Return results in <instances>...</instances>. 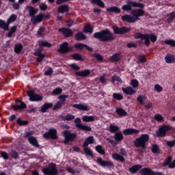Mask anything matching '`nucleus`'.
Wrapping results in <instances>:
<instances>
[{
    "label": "nucleus",
    "mask_w": 175,
    "mask_h": 175,
    "mask_svg": "<svg viewBox=\"0 0 175 175\" xmlns=\"http://www.w3.org/2000/svg\"><path fill=\"white\" fill-rule=\"evenodd\" d=\"M158 40V36L154 33H146V37L145 41L143 42L142 41H139V44L144 43V44L148 47L150 44L152 43H154Z\"/></svg>",
    "instance_id": "nucleus-5"
},
{
    "label": "nucleus",
    "mask_w": 175,
    "mask_h": 175,
    "mask_svg": "<svg viewBox=\"0 0 175 175\" xmlns=\"http://www.w3.org/2000/svg\"><path fill=\"white\" fill-rule=\"evenodd\" d=\"M23 51V44H18L15 45L14 47V52L16 53V54H20L21 51Z\"/></svg>",
    "instance_id": "nucleus-48"
},
{
    "label": "nucleus",
    "mask_w": 175,
    "mask_h": 175,
    "mask_svg": "<svg viewBox=\"0 0 175 175\" xmlns=\"http://www.w3.org/2000/svg\"><path fill=\"white\" fill-rule=\"evenodd\" d=\"M164 43L165 44H167L168 46H171V47H175V40H165L164 41Z\"/></svg>",
    "instance_id": "nucleus-53"
},
{
    "label": "nucleus",
    "mask_w": 175,
    "mask_h": 175,
    "mask_svg": "<svg viewBox=\"0 0 175 175\" xmlns=\"http://www.w3.org/2000/svg\"><path fill=\"white\" fill-rule=\"evenodd\" d=\"M92 56H93L94 58H96L97 61H99L100 62H102V61H103V57L99 53H93Z\"/></svg>",
    "instance_id": "nucleus-56"
},
{
    "label": "nucleus",
    "mask_w": 175,
    "mask_h": 175,
    "mask_svg": "<svg viewBox=\"0 0 175 175\" xmlns=\"http://www.w3.org/2000/svg\"><path fill=\"white\" fill-rule=\"evenodd\" d=\"M59 32H61L64 38H70L73 36V31L68 27H62L58 29Z\"/></svg>",
    "instance_id": "nucleus-18"
},
{
    "label": "nucleus",
    "mask_w": 175,
    "mask_h": 175,
    "mask_svg": "<svg viewBox=\"0 0 175 175\" xmlns=\"http://www.w3.org/2000/svg\"><path fill=\"white\" fill-rule=\"evenodd\" d=\"M146 33L143 34L142 33L137 32L134 34L135 39H141L142 40H144L146 42Z\"/></svg>",
    "instance_id": "nucleus-41"
},
{
    "label": "nucleus",
    "mask_w": 175,
    "mask_h": 175,
    "mask_svg": "<svg viewBox=\"0 0 175 175\" xmlns=\"http://www.w3.org/2000/svg\"><path fill=\"white\" fill-rule=\"evenodd\" d=\"M165 61L166 64H174L175 62V55L172 54H167L165 57Z\"/></svg>",
    "instance_id": "nucleus-29"
},
{
    "label": "nucleus",
    "mask_w": 175,
    "mask_h": 175,
    "mask_svg": "<svg viewBox=\"0 0 175 175\" xmlns=\"http://www.w3.org/2000/svg\"><path fill=\"white\" fill-rule=\"evenodd\" d=\"M75 49H77V50H83V49H86L88 51H90V53H92L94 51V49L91 48L88 45L83 43H77L74 45Z\"/></svg>",
    "instance_id": "nucleus-19"
},
{
    "label": "nucleus",
    "mask_w": 175,
    "mask_h": 175,
    "mask_svg": "<svg viewBox=\"0 0 175 175\" xmlns=\"http://www.w3.org/2000/svg\"><path fill=\"white\" fill-rule=\"evenodd\" d=\"M75 38L77 42H80V40H85V39H87V36L83 33V32L79 31L75 35Z\"/></svg>",
    "instance_id": "nucleus-31"
},
{
    "label": "nucleus",
    "mask_w": 175,
    "mask_h": 175,
    "mask_svg": "<svg viewBox=\"0 0 175 175\" xmlns=\"http://www.w3.org/2000/svg\"><path fill=\"white\" fill-rule=\"evenodd\" d=\"M50 18V14H40L38 15H36L33 20L35 22V24H38V23H42V21H43V20H49Z\"/></svg>",
    "instance_id": "nucleus-16"
},
{
    "label": "nucleus",
    "mask_w": 175,
    "mask_h": 175,
    "mask_svg": "<svg viewBox=\"0 0 175 175\" xmlns=\"http://www.w3.org/2000/svg\"><path fill=\"white\" fill-rule=\"evenodd\" d=\"M140 174L142 175H165L163 174V173L161 172H154L148 168V167H145V168H142L139 171Z\"/></svg>",
    "instance_id": "nucleus-15"
},
{
    "label": "nucleus",
    "mask_w": 175,
    "mask_h": 175,
    "mask_svg": "<svg viewBox=\"0 0 175 175\" xmlns=\"http://www.w3.org/2000/svg\"><path fill=\"white\" fill-rule=\"evenodd\" d=\"M9 2H11L13 3L12 8L14 9V10H18L20 9V3H16V0H8Z\"/></svg>",
    "instance_id": "nucleus-50"
},
{
    "label": "nucleus",
    "mask_w": 175,
    "mask_h": 175,
    "mask_svg": "<svg viewBox=\"0 0 175 175\" xmlns=\"http://www.w3.org/2000/svg\"><path fill=\"white\" fill-rule=\"evenodd\" d=\"M27 10L29 12V16L31 17V23L33 25H35V21L34 18L36 17V14L39 12L38 8H35L33 6L29 5L26 7Z\"/></svg>",
    "instance_id": "nucleus-12"
},
{
    "label": "nucleus",
    "mask_w": 175,
    "mask_h": 175,
    "mask_svg": "<svg viewBox=\"0 0 175 175\" xmlns=\"http://www.w3.org/2000/svg\"><path fill=\"white\" fill-rule=\"evenodd\" d=\"M137 102H139V103H140V105H144V100H146V97L142 96V95H139L137 97Z\"/></svg>",
    "instance_id": "nucleus-57"
},
{
    "label": "nucleus",
    "mask_w": 175,
    "mask_h": 175,
    "mask_svg": "<svg viewBox=\"0 0 175 175\" xmlns=\"http://www.w3.org/2000/svg\"><path fill=\"white\" fill-rule=\"evenodd\" d=\"M10 155L13 159H17L18 158V152L14 150H11Z\"/></svg>",
    "instance_id": "nucleus-59"
},
{
    "label": "nucleus",
    "mask_w": 175,
    "mask_h": 175,
    "mask_svg": "<svg viewBox=\"0 0 175 175\" xmlns=\"http://www.w3.org/2000/svg\"><path fill=\"white\" fill-rule=\"evenodd\" d=\"M58 51L61 54H66L67 53L73 51V47L69 46V43L64 42L60 44Z\"/></svg>",
    "instance_id": "nucleus-13"
},
{
    "label": "nucleus",
    "mask_w": 175,
    "mask_h": 175,
    "mask_svg": "<svg viewBox=\"0 0 175 175\" xmlns=\"http://www.w3.org/2000/svg\"><path fill=\"white\" fill-rule=\"evenodd\" d=\"M112 29L115 35H124L131 31V28L125 26L120 27L118 26L114 25L112 27Z\"/></svg>",
    "instance_id": "nucleus-10"
},
{
    "label": "nucleus",
    "mask_w": 175,
    "mask_h": 175,
    "mask_svg": "<svg viewBox=\"0 0 175 175\" xmlns=\"http://www.w3.org/2000/svg\"><path fill=\"white\" fill-rule=\"evenodd\" d=\"M27 96H29L30 102H42L43 100V96L36 94L34 90L27 92Z\"/></svg>",
    "instance_id": "nucleus-11"
},
{
    "label": "nucleus",
    "mask_w": 175,
    "mask_h": 175,
    "mask_svg": "<svg viewBox=\"0 0 175 175\" xmlns=\"http://www.w3.org/2000/svg\"><path fill=\"white\" fill-rule=\"evenodd\" d=\"M52 94H53V95H61V94H62V88H56L53 90Z\"/></svg>",
    "instance_id": "nucleus-55"
},
{
    "label": "nucleus",
    "mask_w": 175,
    "mask_h": 175,
    "mask_svg": "<svg viewBox=\"0 0 175 175\" xmlns=\"http://www.w3.org/2000/svg\"><path fill=\"white\" fill-rule=\"evenodd\" d=\"M112 96L116 100H122L124 99V96L120 93H113Z\"/></svg>",
    "instance_id": "nucleus-49"
},
{
    "label": "nucleus",
    "mask_w": 175,
    "mask_h": 175,
    "mask_svg": "<svg viewBox=\"0 0 175 175\" xmlns=\"http://www.w3.org/2000/svg\"><path fill=\"white\" fill-rule=\"evenodd\" d=\"M107 12L109 13H115L116 14H121V8L117 6L110 7L107 8Z\"/></svg>",
    "instance_id": "nucleus-26"
},
{
    "label": "nucleus",
    "mask_w": 175,
    "mask_h": 175,
    "mask_svg": "<svg viewBox=\"0 0 175 175\" xmlns=\"http://www.w3.org/2000/svg\"><path fill=\"white\" fill-rule=\"evenodd\" d=\"M168 18L167 19V21L169 24H170V23H173V20L175 19V12H172L168 14Z\"/></svg>",
    "instance_id": "nucleus-46"
},
{
    "label": "nucleus",
    "mask_w": 175,
    "mask_h": 175,
    "mask_svg": "<svg viewBox=\"0 0 175 175\" xmlns=\"http://www.w3.org/2000/svg\"><path fill=\"white\" fill-rule=\"evenodd\" d=\"M148 142H150V135L148 134H142L140 137L136 138L134 141V147L146 150Z\"/></svg>",
    "instance_id": "nucleus-3"
},
{
    "label": "nucleus",
    "mask_w": 175,
    "mask_h": 175,
    "mask_svg": "<svg viewBox=\"0 0 175 175\" xmlns=\"http://www.w3.org/2000/svg\"><path fill=\"white\" fill-rule=\"evenodd\" d=\"M75 115H72V114H67L66 116H64L62 118L63 121H72L73 120H75Z\"/></svg>",
    "instance_id": "nucleus-47"
},
{
    "label": "nucleus",
    "mask_w": 175,
    "mask_h": 175,
    "mask_svg": "<svg viewBox=\"0 0 175 175\" xmlns=\"http://www.w3.org/2000/svg\"><path fill=\"white\" fill-rule=\"evenodd\" d=\"M121 53H116L112 55V56L110 57V59L111 62H118L119 61H121Z\"/></svg>",
    "instance_id": "nucleus-32"
},
{
    "label": "nucleus",
    "mask_w": 175,
    "mask_h": 175,
    "mask_svg": "<svg viewBox=\"0 0 175 175\" xmlns=\"http://www.w3.org/2000/svg\"><path fill=\"white\" fill-rule=\"evenodd\" d=\"M74 122L75 124V126H77L79 131H83L84 132H91L92 131V128H91V126L81 124V119H80V118H76Z\"/></svg>",
    "instance_id": "nucleus-7"
},
{
    "label": "nucleus",
    "mask_w": 175,
    "mask_h": 175,
    "mask_svg": "<svg viewBox=\"0 0 175 175\" xmlns=\"http://www.w3.org/2000/svg\"><path fill=\"white\" fill-rule=\"evenodd\" d=\"M28 142L30 144H31V146L36 147V148H39V147H40L39 142H38V139L33 136L29 137Z\"/></svg>",
    "instance_id": "nucleus-24"
},
{
    "label": "nucleus",
    "mask_w": 175,
    "mask_h": 175,
    "mask_svg": "<svg viewBox=\"0 0 175 175\" xmlns=\"http://www.w3.org/2000/svg\"><path fill=\"white\" fill-rule=\"evenodd\" d=\"M112 158L116 161H119V162H125V158L118 153H113L112 154Z\"/></svg>",
    "instance_id": "nucleus-37"
},
{
    "label": "nucleus",
    "mask_w": 175,
    "mask_h": 175,
    "mask_svg": "<svg viewBox=\"0 0 175 175\" xmlns=\"http://www.w3.org/2000/svg\"><path fill=\"white\" fill-rule=\"evenodd\" d=\"M43 137L44 139H51L52 140H57V139H58L57 129L54 128L50 129L48 132H46L43 135Z\"/></svg>",
    "instance_id": "nucleus-9"
},
{
    "label": "nucleus",
    "mask_w": 175,
    "mask_h": 175,
    "mask_svg": "<svg viewBox=\"0 0 175 175\" xmlns=\"http://www.w3.org/2000/svg\"><path fill=\"white\" fill-rule=\"evenodd\" d=\"M95 150L96 151H97V152H98V154H100L101 155L106 154V152L105 151V149H103V146H102L101 145L96 146Z\"/></svg>",
    "instance_id": "nucleus-43"
},
{
    "label": "nucleus",
    "mask_w": 175,
    "mask_h": 175,
    "mask_svg": "<svg viewBox=\"0 0 175 175\" xmlns=\"http://www.w3.org/2000/svg\"><path fill=\"white\" fill-rule=\"evenodd\" d=\"M45 29H46L44 27H40L37 31L38 36H43L44 35L43 33L44 32Z\"/></svg>",
    "instance_id": "nucleus-62"
},
{
    "label": "nucleus",
    "mask_w": 175,
    "mask_h": 175,
    "mask_svg": "<svg viewBox=\"0 0 175 175\" xmlns=\"http://www.w3.org/2000/svg\"><path fill=\"white\" fill-rule=\"evenodd\" d=\"M140 133V131L135 129H126L123 130V135L124 136H129L131 135H138Z\"/></svg>",
    "instance_id": "nucleus-20"
},
{
    "label": "nucleus",
    "mask_w": 175,
    "mask_h": 175,
    "mask_svg": "<svg viewBox=\"0 0 175 175\" xmlns=\"http://www.w3.org/2000/svg\"><path fill=\"white\" fill-rule=\"evenodd\" d=\"M11 107L14 111H17V110H24V109H27V104L20 100H16V104L12 105Z\"/></svg>",
    "instance_id": "nucleus-14"
},
{
    "label": "nucleus",
    "mask_w": 175,
    "mask_h": 175,
    "mask_svg": "<svg viewBox=\"0 0 175 175\" xmlns=\"http://www.w3.org/2000/svg\"><path fill=\"white\" fill-rule=\"evenodd\" d=\"M64 104L61 103V101H58L53 107V110H58V109H61L62 107V105Z\"/></svg>",
    "instance_id": "nucleus-61"
},
{
    "label": "nucleus",
    "mask_w": 175,
    "mask_h": 175,
    "mask_svg": "<svg viewBox=\"0 0 175 175\" xmlns=\"http://www.w3.org/2000/svg\"><path fill=\"white\" fill-rule=\"evenodd\" d=\"M57 13H69V5L68 4L60 5L57 8Z\"/></svg>",
    "instance_id": "nucleus-25"
},
{
    "label": "nucleus",
    "mask_w": 175,
    "mask_h": 175,
    "mask_svg": "<svg viewBox=\"0 0 175 175\" xmlns=\"http://www.w3.org/2000/svg\"><path fill=\"white\" fill-rule=\"evenodd\" d=\"M122 91L126 95H135L136 90H133V88L128 86L126 88H122Z\"/></svg>",
    "instance_id": "nucleus-22"
},
{
    "label": "nucleus",
    "mask_w": 175,
    "mask_h": 175,
    "mask_svg": "<svg viewBox=\"0 0 175 175\" xmlns=\"http://www.w3.org/2000/svg\"><path fill=\"white\" fill-rule=\"evenodd\" d=\"M11 23H12L9 19L7 23L5 21L0 19V28L3 29V31H9V25H10Z\"/></svg>",
    "instance_id": "nucleus-21"
},
{
    "label": "nucleus",
    "mask_w": 175,
    "mask_h": 175,
    "mask_svg": "<svg viewBox=\"0 0 175 175\" xmlns=\"http://www.w3.org/2000/svg\"><path fill=\"white\" fill-rule=\"evenodd\" d=\"M70 68L72 69L73 70H80V66H77L76 63H72L70 64Z\"/></svg>",
    "instance_id": "nucleus-64"
},
{
    "label": "nucleus",
    "mask_w": 175,
    "mask_h": 175,
    "mask_svg": "<svg viewBox=\"0 0 175 175\" xmlns=\"http://www.w3.org/2000/svg\"><path fill=\"white\" fill-rule=\"evenodd\" d=\"M16 31H17V26H12L7 34L8 38H12L13 36V33H15Z\"/></svg>",
    "instance_id": "nucleus-44"
},
{
    "label": "nucleus",
    "mask_w": 175,
    "mask_h": 175,
    "mask_svg": "<svg viewBox=\"0 0 175 175\" xmlns=\"http://www.w3.org/2000/svg\"><path fill=\"white\" fill-rule=\"evenodd\" d=\"M42 173L44 175H58L59 172L57 168V164L51 163L49 164V167L42 169Z\"/></svg>",
    "instance_id": "nucleus-4"
},
{
    "label": "nucleus",
    "mask_w": 175,
    "mask_h": 175,
    "mask_svg": "<svg viewBox=\"0 0 175 175\" xmlns=\"http://www.w3.org/2000/svg\"><path fill=\"white\" fill-rule=\"evenodd\" d=\"M84 32L86 33H92V32H94V27H92L91 25L88 24L85 27Z\"/></svg>",
    "instance_id": "nucleus-45"
},
{
    "label": "nucleus",
    "mask_w": 175,
    "mask_h": 175,
    "mask_svg": "<svg viewBox=\"0 0 175 175\" xmlns=\"http://www.w3.org/2000/svg\"><path fill=\"white\" fill-rule=\"evenodd\" d=\"M84 151L86 155H89L91 158H94V152L88 148H84Z\"/></svg>",
    "instance_id": "nucleus-52"
},
{
    "label": "nucleus",
    "mask_w": 175,
    "mask_h": 175,
    "mask_svg": "<svg viewBox=\"0 0 175 175\" xmlns=\"http://www.w3.org/2000/svg\"><path fill=\"white\" fill-rule=\"evenodd\" d=\"M120 131V126H118V125H114L113 124H111L109 125V132H111V133H118Z\"/></svg>",
    "instance_id": "nucleus-36"
},
{
    "label": "nucleus",
    "mask_w": 175,
    "mask_h": 175,
    "mask_svg": "<svg viewBox=\"0 0 175 175\" xmlns=\"http://www.w3.org/2000/svg\"><path fill=\"white\" fill-rule=\"evenodd\" d=\"M154 120L157 121V122H162V121H163V117L161 116V114L157 113L154 116Z\"/></svg>",
    "instance_id": "nucleus-60"
},
{
    "label": "nucleus",
    "mask_w": 175,
    "mask_h": 175,
    "mask_svg": "<svg viewBox=\"0 0 175 175\" xmlns=\"http://www.w3.org/2000/svg\"><path fill=\"white\" fill-rule=\"evenodd\" d=\"M94 136H89L88 138L85 139L83 147H88L89 144H94Z\"/></svg>",
    "instance_id": "nucleus-33"
},
{
    "label": "nucleus",
    "mask_w": 175,
    "mask_h": 175,
    "mask_svg": "<svg viewBox=\"0 0 175 175\" xmlns=\"http://www.w3.org/2000/svg\"><path fill=\"white\" fill-rule=\"evenodd\" d=\"M94 39H98L100 42H107L116 40V36L109 29H105L98 32H95L93 35Z\"/></svg>",
    "instance_id": "nucleus-2"
},
{
    "label": "nucleus",
    "mask_w": 175,
    "mask_h": 175,
    "mask_svg": "<svg viewBox=\"0 0 175 175\" xmlns=\"http://www.w3.org/2000/svg\"><path fill=\"white\" fill-rule=\"evenodd\" d=\"M116 113L120 116V117H126L128 113L122 108H118L116 109Z\"/></svg>",
    "instance_id": "nucleus-35"
},
{
    "label": "nucleus",
    "mask_w": 175,
    "mask_h": 175,
    "mask_svg": "<svg viewBox=\"0 0 175 175\" xmlns=\"http://www.w3.org/2000/svg\"><path fill=\"white\" fill-rule=\"evenodd\" d=\"M126 3L122 6V10L123 12H131L132 16L126 14L121 16L122 21L133 24L136 23L137 20H139V17L144 16V13L146 12L144 10L145 6L144 3L131 0H127Z\"/></svg>",
    "instance_id": "nucleus-1"
},
{
    "label": "nucleus",
    "mask_w": 175,
    "mask_h": 175,
    "mask_svg": "<svg viewBox=\"0 0 175 175\" xmlns=\"http://www.w3.org/2000/svg\"><path fill=\"white\" fill-rule=\"evenodd\" d=\"M151 151L153 152V154H158V152H159V146H158L157 144L152 145Z\"/></svg>",
    "instance_id": "nucleus-54"
},
{
    "label": "nucleus",
    "mask_w": 175,
    "mask_h": 175,
    "mask_svg": "<svg viewBox=\"0 0 175 175\" xmlns=\"http://www.w3.org/2000/svg\"><path fill=\"white\" fill-rule=\"evenodd\" d=\"M83 122H92L95 121V117L92 116H84L82 118Z\"/></svg>",
    "instance_id": "nucleus-40"
},
{
    "label": "nucleus",
    "mask_w": 175,
    "mask_h": 175,
    "mask_svg": "<svg viewBox=\"0 0 175 175\" xmlns=\"http://www.w3.org/2000/svg\"><path fill=\"white\" fill-rule=\"evenodd\" d=\"M72 59H75V61H81V62H84V59L83 56L79 53H73L71 55Z\"/></svg>",
    "instance_id": "nucleus-42"
},
{
    "label": "nucleus",
    "mask_w": 175,
    "mask_h": 175,
    "mask_svg": "<svg viewBox=\"0 0 175 175\" xmlns=\"http://www.w3.org/2000/svg\"><path fill=\"white\" fill-rule=\"evenodd\" d=\"M131 85L133 88H137V87H139V81H137V79H132L131 81Z\"/></svg>",
    "instance_id": "nucleus-58"
},
{
    "label": "nucleus",
    "mask_w": 175,
    "mask_h": 175,
    "mask_svg": "<svg viewBox=\"0 0 175 175\" xmlns=\"http://www.w3.org/2000/svg\"><path fill=\"white\" fill-rule=\"evenodd\" d=\"M53 107V103H45L41 107L40 111L42 113H46L49 109Z\"/></svg>",
    "instance_id": "nucleus-30"
},
{
    "label": "nucleus",
    "mask_w": 175,
    "mask_h": 175,
    "mask_svg": "<svg viewBox=\"0 0 175 175\" xmlns=\"http://www.w3.org/2000/svg\"><path fill=\"white\" fill-rule=\"evenodd\" d=\"M142 167H143V165H134L129 169V172L133 174H136V173H137V172H139Z\"/></svg>",
    "instance_id": "nucleus-27"
},
{
    "label": "nucleus",
    "mask_w": 175,
    "mask_h": 175,
    "mask_svg": "<svg viewBox=\"0 0 175 175\" xmlns=\"http://www.w3.org/2000/svg\"><path fill=\"white\" fill-rule=\"evenodd\" d=\"M16 124L19 125V126H27V125L29 124V122H28V120H23L21 118H18L16 120Z\"/></svg>",
    "instance_id": "nucleus-38"
},
{
    "label": "nucleus",
    "mask_w": 175,
    "mask_h": 175,
    "mask_svg": "<svg viewBox=\"0 0 175 175\" xmlns=\"http://www.w3.org/2000/svg\"><path fill=\"white\" fill-rule=\"evenodd\" d=\"M113 137L116 142H122V140H124V135H122L121 131H118V133H116Z\"/></svg>",
    "instance_id": "nucleus-34"
},
{
    "label": "nucleus",
    "mask_w": 175,
    "mask_h": 175,
    "mask_svg": "<svg viewBox=\"0 0 175 175\" xmlns=\"http://www.w3.org/2000/svg\"><path fill=\"white\" fill-rule=\"evenodd\" d=\"M96 163H98V165H100V166H103V167H113L114 166V163L111 162V161H105L101 157H98Z\"/></svg>",
    "instance_id": "nucleus-17"
},
{
    "label": "nucleus",
    "mask_w": 175,
    "mask_h": 175,
    "mask_svg": "<svg viewBox=\"0 0 175 175\" xmlns=\"http://www.w3.org/2000/svg\"><path fill=\"white\" fill-rule=\"evenodd\" d=\"M72 107H75V109H78V110H81L82 111H88L90 110V109H88V106L83 104H74Z\"/></svg>",
    "instance_id": "nucleus-28"
},
{
    "label": "nucleus",
    "mask_w": 175,
    "mask_h": 175,
    "mask_svg": "<svg viewBox=\"0 0 175 175\" xmlns=\"http://www.w3.org/2000/svg\"><path fill=\"white\" fill-rule=\"evenodd\" d=\"M63 135L65 137L64 144H68L69 142H75V139L77 137V133H72L69 130H66L63 132Z\"/></svg>",
    "instance_id": "nucleus-6"
},
{
    "label": "nucleus",
    "mask_w": 175,
    "mask_h": 175,
    "mask_svg": "<svg viewBox=\"0 0 175 175\" xmlns=\"http://www.w3.org/2000/svg\"><path fill=\"white\" fill-rule=\"evenodd\" d=\"M90 2L93 5H97L99 8H105V3L102 0H90Z\"/></svg>",
    "instance_id": "nucleus-39"
},
{
    "label": "nucleus",
    "mask_w": 175,
    "mask_h": 175,
    "mask_svg": "<svg viewBox=\"0 0 175 175\" xmlns=\"http://www.w3.org/2000/svg\"><path fill=\"white\" fill-rule=\"evenodd\" d=\"M91 75V70L87 69L85 70L75 72V75L78 76L79 77H88Z\"/></svg>",
    "instance_id": "nucleus-23"
},
{
    "label": "nucleus",
    "mask_w": 175,
    "mask_h": 175,
    "mask_svg": "<svg viewBox=\"0 0 175 175\" xmlns=\"http://www.w3.org/2000/svg\"><path fill=\"white\" fill-rule=\"evenodd\" d=\"M166 144L170 148L175 147V139H173L172 141H167Z\"/></svg>",
    "instance_id": "nucleus-63"
},
{
    "label": "nucleus",
    "mask_w": 175,
    "mask_h": 175,
    "mask_svg": "<svg viewBox=\"0 0 175 175\" xmlns=\"http://www.w3.org/2000/svg\"><path fill=\"white\" fill-rule=\"evenodd\" d=\"M169 131H172V127L167 125H163L158 131H156V136L157 137H166V133Z\"/></svg>",
    "instance_id": "nucleus-8"
},
{
    "label": "nucleus",
    "mask_w": 175,
    "mask_h": 175,
    "mask_svg": "<svg viewBox=\"0 0 175 175\" xmlns=\"http://www.w3.org/2000/svg\"><path fill=\"white\" fill-rule=\"evenodd\" d=\"M53 44L51 43L46 42V41H41V43L40 44V47H52Z\"/></svg>",
    "instance_id": "nucleus-51"
}]
</instances>
